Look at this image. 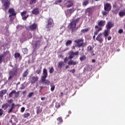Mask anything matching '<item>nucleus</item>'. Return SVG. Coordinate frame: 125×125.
Here are the masks:
<instances>
[{
	"instance_id": "obj_9",
	"label": "nucleus",
	"mask_w": 125,
	"mask_h": 125,
	"mask_svg": "<svg viewBox=\"0 0 125 125\" xmlns=\"http://www.w3.org/2000/svg\"><path fill=\"white\" fill-rule=\"evenodd\" d=\"M37 24L33 23L31 25L27 26L26 27V29L27 30H31V31H34V30H36L37 29Z\"/></svg>"
},
{
	"instance_id": "obj_43",
	"label": "nucleus",
	"mask_w": 125,
	"mask_h": 125,
	"mask_svg": "<svg viewBox=\"0 0 125 125\" xmlns=\"http://www.w3.org/2000/svg\"><path fill=\"white\" fill-rule=\"evenodd\" d=\"M53 72H54V69H53V67H52L50 68V70H49L50 74H52V73H53Z\"/></svg>"
},
{
	"instance_id": "obj_14",
	"label": "nucleus",
	"mask_w": 125,
	"mask_h": 125,
	"mask_svg": "<svg viewBox=\"0 0 125 125\" xmlns=\"http://www.w3.org/2000/svg\"><path fill=\"white\" fill-rule=\"evenodd\" d=\"M113 26H114V23H112V22L111 21H108L107 23V24L106 25L107 30H110L111 29V28H112V27H113Z\"/></svg>"
},
{
	"instance_id": "obj_44",
	"label": "nucleus",
	"mask_w": 125,
	"mask_h": 125,
	"mask_svg": "<svg viewBox=\"0 0 125 125\" xmlns=\"http://www.w3.org/2000/svg\"><path fill=\"white\" fill-rule=\"evenodd\" d=\"M86 32H88V29H84L81 30V33H86Z\"/></svg>"
},
{
	"instance_id": "obj_12",
	"label": "nucleus",
	"mask_w": 125,
	"mask_h": 125,
	"mask_svg": "<svg viewBox=\"0 0 125 125\" xmlns=\"http://www.w3.org/2000/svg\"><path fill=\"white\" fill-rule=\"evenodd\" d=\"M73 4V2L71 0L65 1V5L67 8L72 7Z\"/></svg>"
},
{
	"instance_id": "obj_1",
	"label": "nucleus",
	"mask_w": 125,
	"mask_h": 125,
	"mask_svg": "<svg viewBox=\"0 0 125 125\" xmlns=\"http://www.w3.org/2000/svg\"><path fill=\"white\" fill-rule=\"evenodd\" d=\"M80 20L79 18H78L76 20H73L69 24L68 27L70 28L72 31V34L75 32V31H77L78 28H76V26H77V22Z\"/></svg>"
},
{
	"instance_id": "obj_10",
	"label": "nucleus",
	"mask_w": 125,
	"mask_h": 125,
	"mask_svg": "<svg viewBox=\"0 0 125 125\" xmlns=\"http://www.w3.org/2000/svg\"><path fill=\"white\" fill-rule=\"evenodd\" d=\"M43 76L42 77V81L43 82V81L45 80L47 77V70L46 69L44 68L43 70Z\"/></svg>"
},
{
	"instance_id": "obj_30",
	"label": "nucleus",
	"mask_w": 125,
	"mask_h": 125,
	"mask_svg": "<svg viewBox=\"0 0 125 125\" xmlns=\"http://www.w3.org/2000/svg\"><path fill=\"white\" fill-rule=\"evenodd\" d=\"M119 15L120 17H123L125 15V11H121L119 13Z\"/></svg>"
},
{
	"instance_id": "obj_31",
	"label": "nucleus",
	"mask_w": 125,
	"mask_h": 125,
	"mask_svg": "<svg viewBox=\"0 0 125 125\" xmlns=\"http://www.w3.org/2000/svg\"><path fill=\"white\" fill-rule=\"evenodd\" d=\"M22 51L23 53V54H27L28 53V49L27 48H24L22 49Z\"/></svg>"
},
{
	"instance_id": "obj_58",
	"label": "nucleus",
	"mask_w": 125,
	"mask_h": 125,
	"mask_svg": "<svg viewBox=\"0 0 125 125\" xmlns=\"http://www.w3.org/2000/svg\"><path fill=\"white\" fill-rule=\"evenodd\" d=\"M36 73H37V74H40V73H41V70H36Z\"/></svg>"
},
{
	"instance_id": "obj_53",
	"label": "nucleus",
	"mask_w": 125,
	"mask_h": 125,
	"mask_svg": "<svg viewBox=\"0 0 125 125\" xmlns=\"http://www.w3.org/2000/svg\"><path fill=\"white\" fill-rule=\"evenodd\" d=\"M25 111V107H22L21 108V113H23Z\"/></svg>"
},
{
	"instance_id": "obj_11",
	"label": "nucleus",
	"mask_w": 125,
	"mask_h": 125,
	"mask_svg": "<svg viewBox=\"0 0 125 125\" xmlns=\"http://www.w3.org/2000/svg\"><path fill=\"white\" fill-rule=\"evenodd\" d=\"M96 41H98L99 42L102 43L103 42V38H102V33H100L96 38Z\"/></svg>"
},
{
	"instance_id": "obj_2",
	"label": "nucleus",
	"mask_w": 125,
	"mask_h": 125,
	"mask_svg": "<svg viewBox=\"0 0 125 125\" xmlns=\"http://www.w3.org/2000/svg\"><path fill=\"white\" fill-rule=\"evenodd\" d=\"M40 42H41V38L35 37L32 43L35 49L40 46Z\"/></svg>"
},
{
	"instance_id": "obj_27",
	"label": "nucleus",
	"mask_w": 125,
	"mask_h": 125,
	"mask_svg": "<svg viewBox=\"0 0 125 125\" xmlns=\"http://www.w3.org/2000/svg\"><path fill=\"white\" fill-rule=\"evenodd\" d=\"M87 50L90 53H93V47H92L91 46H88Z\"/></svg>"
},
{
	"instance_id": "obj_26",
	"label": "nucleus",
	"mask_w": 125,
	"mask_h": 125,
	"mask_svg": "<svg viewBox=\"0 0 125 125\" xmlns=\"http://www.w3.org/2000/svg\"><path fill=\"white\" fill-rule=\"evenodd\" d=\"M15 107V104H12L11 107L9 108L8 110V113H11V112H12V110H13V109H14Z\"/></svg>"
},
{
	"instance_id": "obj_45",
	"label": "nucleus",
	"mask_w": 125,
	"mask_h": 125,
	"mask_svg": "<svg viewBox=\"0 0 125 125\" xmlns=\"http://www.w3.org/2000/svg\"><path fill=\"white\" fill-rule=\"evenodd\" d=\"M20 89H24V88H25V84H21V87H20Z\"/></svg>"
},
{
	"instance_id": "obj_60",
	"label": "nucleus",
	"mask_w": 125,
	"mask_h": 125,
	"mask_svg": "<svg viewBox=\"0 0 125 125\" xmlns=\"http://www.w3.org/2000/svg\"><path fill=\"white\" fill-rule=\"evenodd\" d=\"M3 96V95L2 93L0 91V97H2Z\"/></svg>"
},
{
	"instance_id": "obj_28",
	"label": "nucleus",
	"mask_w": 125,
	"mask_h": 125,
	"mask_svg": "<svg viewBox=\"0 0 125 125\" xmlns=\"http://www.w3.org/2000/svg\"><path fill=\"white\" fill-rule=\"evenodd\" d=\"M8 106L9 105L8 104H4L1 105L2 109H4V110H6L7 108H8Z\"/></svg>"
},
{
	"instance_id": "obj_39",
	"label": "nucleus",
	"mask_w": 125,
	"mask_h": 125,
	"mask_svg": "<svg viewBox=\"0 0 125 125\" xmlns=\"http://www.w3.org/2000/svg\"><path fill=\"white\" fill-rule=\"evenodd\" d=\"M30 0V4H34V3H36V0Z\"/></svg>"
},
{
	"instance_id": "obj_22",
	"label": "nucleus",
	"mask_w": 125,
	"mask_h": 125,
	"mask_svg": "<svg viewBox=\"0 0 125 125\" xmlns=\"http://www.w3.org/2000/svg\"><path fill=\"white\" fill-rule=\"evenodd\" d=\"M68 54H69L68 59H72V58H74V57L75 56L74 55L73 51H70Z\"/></svg>"
},
{
	"instance_id": "obj_35",
	"label": "nucleus",
	"mask_w": 125,
	"mask_h": 125,
	"mask_svg": "<svg viewBox=\"0 0 125 125\" xmlns=\"http://www.w3.org/2000/svg\"><path fill=\"white\" fill-rule=\"evenodd\" d=\"M43 83H45V84H49L50 83V82L48 80H45L43 81H42Z\"/></svg>"
},
{
	"instance_id": "obj_61",
	"label": "nucleus",
	"mask_w": 125,
	"mask_h": 125,
	"mask_svg": "<svg viewBox=\"0 0 125 125\" xmlns=\"http://www.w3.org/2000/svg\"><path fill=\"white\" fill-rule=\"evenodd\" d=\"M112 39V37L111 36H109L108 38H107V40L108 41H111V39Z\"/></svg>"
},
{
	"instance_id": "obj_42",
	"label": "nucleus",
	"mask_w": 125,
	"mask_h": 125,
	"mask_svg": "<svg viewBox=\"0 0 125 125\" xmlns=\"http://www.w3.org/2000/svg\"><path fill=\"white\" fill-rule=\"evenodd\" d=\"M108 13H109V12H108V11H107L106 10L102 11L103 15H106V14H108Z\"/></svg>"
},
{
	"instance_id": "obj_40",
	"label": "nucleus",
	"mask_w": 125,
	"mask_h": 125,
	"mask_svg": "<svg viewBox=\"0 0 125 125\" xmlns=\"http://www.w3.org/2000/svg\"><path fill=\"white\" fill-rule=\"evenodd\" d=\"M87 4H88V1L87 0L84 1L83 3V5L84 6H86V5H87Z\"/></svg>"
},
{
	"instance_id": "obj_20",
	"label": "nucleus",
	"mask_w": 125,
	"mask_h": 125,
	"mask_svg": "<svg viewBox=\"0 0 125 125\" xmlns=\"http://www.w3.org/2000/svg\"><path fill=\"white\" fill-rule=\"evenodd\" d=\"M65 65V62H60L58 63V68L59 69H61L62 67L64 66Z\"/></svg>"
},
{
	"instance_id": "obj_37",
	"label": "nucleus",
	"mask_w": 125,
	"mask_h": 125,
	"mask_svg": "<svg viewBox=\"0 0 125 125\" xmlns=\"http://www.w3.org/2000/svg\"><path fill=\"white\" fill-rule=\"evenodd\" d=\"M71 43H72V41L71 40H68L66 42V46H68V45H70V44H71Z\"/></svg>"
},
{
	"instance_id": "obj_64",
	"label": "nucleus",
	"mask_w": 125,
	"mask_h": 125,
	"mask_svg": "<svg viewBox=\"0 0 125 125\" xmlns=\"http://www.w3.org/2000/svg\"><path fill=\"white\" fill-rule=\"evenodd\" d=\"M57 2H59V3L62 2V0H57Z\"/></svg>"
},
{
	"instance_id": "obj_56",
	"label": "nucleus",
	"mask_w": 125,
	"mask_h": 125,
	"mask_svg": "<svg viewBox=\"0 0 125 125\" xmlns=\"http://www.w3.org/2000/svg\"><path fill=\"white\" fill-rule=\"evenodd\" d=\"M20 28H22V26H21V25H18L17 26V29H18L19 30L20 29Z\"/></svg>"
},
{
	"instance_id": "obj_4",
	"label": "nucleus",
	"mask_w": 125,
	"mask_h": 125,
	"mask_svg": "<svg viewBox=\"0 0 125 125\" xmlns=\"http://www.w3.org/2000/svg\"><path fill=\"white\" fill-rule=\"evenodd\" d=\"M74 42L76 43L78 47H81V46H85L86 43H83V40L78 39L77 40H75Z\"/></svg>"
},
{
	"instance_id": "obj_7",
	"label": "nucleus",
	"mask_w": 125,
	"mask_h": 125,
	"mask_svg": "<svg viewBox=\"0 0 125 125\" xmlns=\"http://www.w3.org/2000/svg\"><path fill=\"white\" fill-rule=\"evenodd\" d=\"M76 9L74 8H72L71 9H69L65 11V14L66 16V17L68 18L70 17L72 15V13H74L75 12V11Z\"/></svg>"
},
{
	"instance_id": "obj_18",
	"label": "nucleus",
	"mask_w": 125,
	"mask_h": 125,
	"mask_svg": "<svg viewBox=\"0 0 125 125\" xmlns=\"http://www.w3.org/2000/svg\"><path fill=\"white\" fill-rule=\"evenodd\" d=\"M39 80V78L38 76H33L31 78V83H35L36 82H38Z\"/></svg>"
},
{
	"instance_id": "obj_62",
	"label": "nucleus",
	"mask_w": 125,
	"mask_h": 125,
	"mask_svg": "<svg viewBox=\"0 0 125 125\" xmlns=\"http://www.w3.org/2000/svg\"><path fill=\"white\" fill-rule=\"evenodd\" d=\"M66 61H68V58L66 57L64 59V62H66Z\"/></svg>"
},
{
	"instance_id": "obj_46",
	"label": "nucleus",
	"mask_w": 125,
	"mask_h": 125,
	"mask_svg": "<svg viewBox=\"0 0 125 125\" xmlns=\"http://www.w3.org/2000/svg\"><path fill=\"white\" fill-rule=\"evenodd\" d=\"M28 17H29V15H27L26 16H24L23 17H22V19H23V20H26Z\"/></svg>"
},
{
	"instance_id": "obj_57",
	"label": "nucleus",
	"mask_w": 125,
	"mask_h": 125,
	"mask_svg": "<svg viewBox=\"0 0 125 125\" xmlns=\"http://www.w3.org/2000/svg\"><path fill=\"white\" fill-rule=\"evenodd\" d=\"M74 56L75 55H79V51L74 52Z\"/></svg>"
},
{
	"instance_id": "obj_51",
	"label": "nucleus",
	"mask_w": 125,
	"mask_h": 125,
	"mask_svg": "<svg viewBox=\"0 0 125 125\" xmlns=\"http://www.w3.org/2000/svg\"><path fill=\"white\" fill-rule=\"evenodd\" d=\"M55 88V86L54 85H52L51 87V91H53Z\"/></svg>"
},
{
	"instance_id": "obj_3",
	"label": "nucleus",
	"mask_w": 125,
	"mask_h": 125,
	"mask_svg": "<svg viewBox=\"0 0 125 125\" xmlns=\"http://www.w3.org/2000/svg\"><path fill=\"white\" fill-rule=\"evenodd\" d=\"M17 70H18V68H17V67H15L13 69L9 71V74L10 76L9 77V80H11L14 76H16V74H17Z\"/></svg>"
},
{
	"instance_id": "obj_41",
	"label": "nucleus",
	"mask_w": 125,
	"mask_h": 125,
	"mask_svg": "<svg viewBox=\"0 0 125 125\" xmlns=\"http://www.w3.org/2000/svg\"><path fill=\"white\" fill-rule=\"evenodd\" d=\"M26 13H27V11H24L21 12V15L22 17L25 16Z\"/></svg>"
},
{
	"instance_id": "obj_59",
	"label": "nucleus",
	"mask_w": 125,
	"mask_h": 125,
	"mask_svg": "<svg viewBox=\"0 0 125 125\" xmlns=\"http://www.w3.org/2000/svg\"><path fill=\"white\" fill-rule=\"evenodd\" d=\"M70 72H71L72 74H74V73H75V69H72L70 70Z\"/></svg>"
},
{
	"instance_id": "obj_33",
	"label": "nucleus",
	"mask_w": 125,
	"mask_h": 125,
	"mask_svg": "<svg viewBox=\"0 0 125 125\" xmlns=\"http://www.w3.org/2000/svg\"><path fill=\"white\" fill-rule=\"evenodd\" d=\"M87 71H92V67L90 66L89 69H88L87 68H84L83 69V72H86Z\"/></svg>"
},
{
	"instance_id": "obj_55",
	"label": "nucleus",
	"mask_w": 125,
	"mask_h": 125,
	"mask_svg": "<svg viewBox=\"0 0 125 125\" xmlns=\"http://www.w3.org/2000/svg\"><path fill=\"white\" fill-rule=\"evenodd\" d=\"M13 102V100L12 99H11V100H9L7 101V103H12V102Z\"/></svg>"
},
{
	"instance_id": "obj_6",
	"label": "nucleus",
	"mask_w": 125,
	"mask_h": 125,
	"mask_svg": "<svg viewBox=\"0 0 125 125\" xmlns=\"http://www.w3.org/2000/svg\"><path fill=\"white\" fill-rule=\"evenodd\" d=\"M3 9L4 10H6L8 7H9V5H10V2L9 0H3Z\"/></svg>"
},
{
	"instance_id": "obj_34",
	"label": "nucleus",
	"mask_w": 125,
	"mask_h": 125,
	"mask_svg": "<svg viewBox=\"0 0 125 125\" xmlns=\"http://www.w3.org/2000/svg\"><path fill=\"white\" fill-rule=\"evenodd\" d=\"M86 13H89V15L90 14H91V8H88L86 10Z\"/></svg>"
},
{
	"instance_id": "obj_25",
	"label": "nucleus",
	"mask_w": 125,
	"mask_h": 125,
	"mask_svg": "<svg viewBox=\"0 0 125 125\" xmlns=\"http://www.w3.org/2000/svg\"><path fill=\"white\" fill-rule=\"evenodd\" d=\"M85 59H86V57L85 55H84L83 54H82L80 58V60L81 61H83L84 60H85Z\"/></svg>"
},
{
	"instance_id": "obj_5",
	"label": "nucleus",
	"mask_w": 125,
	"mask_h": 125,
	"mask_svg": "<svg viewBox=\"0 0 125 125\" xmlns=\"http://www.w3.org/2000/svg\"><path fill=\"white\" fill-rule=\"evenodd\" d=\"M54 26V23L53 20L52 19H49L48 20V23L46 25L47 30L50 31V28H52Z\"/></svg>"
},
{
	"instance_id": "obj_49",
	"label": "nucleus",
	"mask_w": 125,
	"mask_h": 125,
	"mask_svg": "<svg viewBox=\"0 0 125 125\" xmlns=\"http://www.w3.org/2000/svg\"><path fill=\"white\" fill-rule=\"evenodd\" d=\"M1 93L3 94V95H4V94H5V93H6V90L4 89V90H1Z\"/></svg>"
},
{
	"instance_id": "obj_15",
	"label": "nucleus",
	"mask_w": 125,
	"mask_h": 125,
	"mask_svg": "<svg viewBox=\"0 0 125 125\" xmlns=\"http://www.w3.org/2000/svg\"><path fill=\"white\" fill-rule=\"evenodd\" d=\"M7 54H9V52H4L3 55H0V63H1V62H2V59L4 58V57H5V56H6Z\"/></svg>"
},
{
	"instance_id": "obj_13",
	"label": "nucleus",
	"mask_w": 125,
	"mask_h": 125,
	"mask_svg": "<svg viewBox=\"0 0 125 125\" xmlns=\"http://www.w3.org/2000/svg\"><path fill=\"white\" fill-rule=\"evenodd\" d=\"M95 28L96 29V31L94 34L95 36H96L98 35V33H99V32L102 30V28L101 27H98V25H95Z\"/></svg>"
},
{
	"instance_id": "obj_47",
	"label": "nucleus",
	"mask_w": 125,
	"mask_h": 125,
	"mask_svg": "<svg viewBox=\"0 0 125 125\" xmlns=\"http://www.w3.org/2000/svg\"><path fill=\"white\" fill-rule=\"evenodd\" d=\"M15 58H18V57H20V54L19 53L15 54Z\"/></svg>"
},
{
	"instance_id": "obj_63",
	"label": "nucleus",
	"mask_w": 125,
	"mask_h": 125,
	"mask_svg": "<svg viewBox=\"0 0 125 125\" xmlns=\"http://www.w3.org/2000/svg\"><path fill=\"white\" fill-rule=\"evenodd\" d=\"M41 100H42V101H43V100H45V97H42V98H41Z\"/></svg>"
},
{
	"instance_id": "obj_54",
	"label": "nucleus",
	"mask_w": 125,
	"mask_h": 125,
	"mask_svg": "<svg viewBox=\"0 0 125 125\" xmlns=\"http://www.w3.org/2000/svg\"><path fill=\"white\" fill-rule=\"evenodd\" d=\"M118 33L119 34H122V33H123V29H120L118 30Z\"/></svg>"
},
{
	"instance_id": "obj_19",
	"label": "nucleus",
	"mask_w": 125,
	"mask_h": 125,
	"mask_svg": "<svg viewBox=\"0 0 125 125\" xmlns=\"http://www.w3.org/2000/svg\"><path fill=\"white\" fill-rule=\"evenodd\" d=\"M13 94H15V96H16V94H17V92L15 90H12L9 94V97L11 98L13 96Z\"/></svg>"
},
{
	"instance_id": "obj_52",
	"label": "nucleus",
	"mask_w": 125,
	"mask_h": 125,
	"mask_svg": "<svg viewBox=\"0 0 125 125\" xmlns=\"http://www.w3.org/2000/svg\"><path fill=\"white\" fill-rule=\"evenodd\" d=\"M2 114H3V110L0 109V116H2Z\"/></svg>"
},
{
	"instance_id": "obj_38",
	"label": "nucleus",
	"mask_w": 125,
	"mask_h": 125,
	"mask_svg": "<svg viewBox=\"0 0 125 125\" xmlns=\"http://www.w3.org/2000/svg\"><path fill=\"white\" fill-rule=\"evenodd\" d=\"M28 117H30V113H25L23 115V118H28Z\"/></svg>"
},
{
	"instance_id": "obj_32",
	"label": "nucleus",
	"mask_w": 125,
	"mask_h": 125,
	"mask_svg": "<svg viewBox=\"0 0 125 125\" xmlns=\"http://www.w3.org/2000/svg\"><path fill=\"white\" fill-rule=\"evenodd\" d=\"M22 76L23 77V78H25V77H26L27 76H28V70H25Z\"/></svg>"
},
{
	"instance_id": "obj_29",
	"label": "nucleus",
	"mask_w": 125,
	"mask_h": 125,
	"mask_svg": "<svg viewBox=\"0 0 125 125\" xmlns=\"http://www.w3.org/2000/svg\"><path fill=\"white\" fill-rule=\"evenodd\" d=\"M57 121L58 122H60L59 123H58V125H61L63 123V120L62 119V117H59L57 119Z\"/></svg>"
},
{
	"instance_id": "obj_8",
	"label": "nucleus",
	"mask_w": 125,
	"mask_h": 125,
	"mask_svg": "<svg viewBox=\"0 0 125 125\" xmlns=\"http://www.w3.org/2000/svg\"><path fill=\"white\" fill-rule=\"evenodd\" d=\"M112 8V6L111 5V4L109 3H106L104 4V9L105 10V11H107V12H109L110 10H111V9Z\"/></svg>"
},
{
	"instance_id": "obj_23",
	"label": "nucleus",
	"mask_w": 125,
	"mask_h": 125,
	"mask_svg": "<svg viewBox=\"0 0 125 125\" xmlns=\"http://www.w3.org/2000/svg\"><path fill=\"white\" fill-rule=\"evenodd\" d=\"M39 8H36L33 10L32 11V14H35V15H37L39 14Z\"/></svg>"
},
{
	"instance_id": "obj_21",
	"label": "nucleus",
	"mask_w": 125,
	"mask_h": 125,
	"mask_svg": "<svg viewBox=\"0 0 125 125\" xmlns=\"http://www.w3.org/2000/svg\"><path fill=\"white\" fill-rule=\"evenodd\" d=\"M8 12L11 14L9 16H14V15H16V14L14 13V9H10Z\"/></svg>"
},
{
	"instance_id": "obj_48",
	"label": "nucleus",
	"mask_w": 125,
	"mask_h": 125,
	"mask_svg": "<svg viewBox=\"0 0 125 125\" xmlns=\"http://www.w3.org/2000/svg\"><path fill=\"white\" fill-rule=\"evenodd\" d=\"M33 94H34L33 92L29 93V94L28 95V97H29V98L32 97V96H33Z\"/></svg>"
},
{
	"instance_id": "obj_24",
	"label": "nucleus",
	"mask_w": 125,
	"mask_h": 125,
	"mask_svg": "<svg viewBox=\"0 0 125 125\" xmlns=\"http://www.w3.org/2000/svg\"><path fill=\"white\" fill-rule=\"evenodd\" d=\"M67 63H68V65H77L78 64V62H74L72 60L68 61Z\"/></svg>"
},
{
	"instance_id": "obj_16",
	"label": "nucleus",
	"mask_w": 125,
	"mask_h": 125,
	"mask_svg": "<svg viewBox=\"0 0 125 125\" xmlns=\"http://www.w3.org/2000/svg\"><path fill=\"white\" fill-rule=\"evenodd\" d=\"M105 23H106V21L102 20L98 22V25L100 27H104V26H105Z\"/></svg>"
},
{
	"instance_id": "obj_36",
	"label": "nucleus",
	"mask_w": 125,
	"mask_h": 125,
	"mask_svg": "<svg viewBox=\"0 0 125 125\" xmlns=\"http://www.w3.org/2000/svg\"><path fill=\"white\" fill-rule=\"evenodd\" d=\"M42 112V109L39 107H37V114H41Z\"/></svg>"
},
{
	"instance_id": "obj_50",
	"label": "nucleus",
	"mask_w": 125,
	"mask_h": 125,
	"mask_svg": "<svg viewBox=\"0 0 125 125\" xmlns=\"http://www.w3.org/2000/svg\"><path fill=\"white\" fill-rule=\"evenodd\" d=\"M55 107L56 108H59L60 107V104L58 103H56V105Z\"/></svg>"
},
{
	"instance_id": "obj_17",
	"label": "nucleus",
	"mask_w": 125,
	"mask_h": 125,
	"mask_svg": "<svg viewBox=\"0 0 125 125\" xmlns=\"http://www.w3.org/2000/svg\"><path fill=\"white\" fill-rule=\"evenodd\" d=\"M109 30L106 29L103 32L102 35H104V36L105 38V40H107V37L109 36Z\"/></svg>"
}]
</instances>
